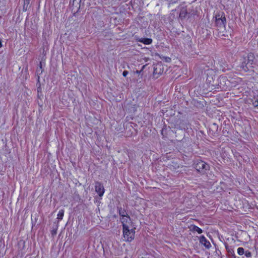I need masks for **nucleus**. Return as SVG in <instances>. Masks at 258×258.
I'll use <instances>...</instances> for the list:
<instances>
[{
  "mask_svg": "<svg viewBox=\"0 0 258 258\" xmlns=\"http://www.w3.org/2000/svg\"><path fill=\"white\" fill-rule=\"evenodd\" d=\"M200 242L202 244L204 245L205 247L207 249H209L211 246L210 242L204 236H201L200 237Z\"/></svg>",
  "mask_w": 258,
  "mask_h": 258,
  "instance_id": "nucleus-9",
  "label": "nucleus"
},
{
  "mask_svg": "<svg viewBox=\"0 0 258 258\" xmlns=\"http://www.w3.org/2000/svg\"><path fill=\"white\" fill-rule=\"evenodd\" d=\"M244 254L247 257H250L251 256V253L249 251H246L244 252Z\"/></svg>",
  "mask_w": 258,
  "mask_h": 258,
  "instance_id": "nucleus-20",
  "label": "nucleus"
},
{
  "mask_svg": "<svg viewBox=\"0 0 258 258\" xmlns=\"http://www.w3.org/2000/svg\"><path fill=\"white\" fill-rule=\"evenodd\" d=\"M39 67H40V69H42V63H41V62H40V63H39Z\"/></svg>",
  "mask_w": 258,
  "mask_h": 258,
  "instance_id": "nucleus-25",
  "label": "nucleus"
},
{
  "mask_svg": "<svg viewBox=\"0 0 258 258\" xmlns=\"http://www.w3.org/2000/svg\"><path fill=\"white\" fill-rule=\"evenodd\" d=\"M196 169L200 172H205L209 168V165L203 161H198L195 165Z\"/></svg>",
  "mask_w": 258,
  "mask_h": 258,
  "instance_id": "nucleus-5",
  "label": "nucleus"
},
{
  "mask_svg": "<svg viewBox=\"0 0 258 258\" xmlns=\"http://www.w3.org/2000/svg\"><path fill=\"white\" fill-rule=\"evenodd\" d=\"M254 59L253 54L250 53L247 56L243 57L242 62L240 66V68L245 72L251 70L252 68V64Z\"/></svg>",
  "mask_w": 258,
  "mask_h": 258,
  "instance_id": "nucleus-1",
  "label": "nucleus"
},
{
  "mask_svg": "<svg viewBox=\"0 0 258 258\" xmlns=\"http://www.w3.org/2000/svg\"><path fill=\"white\" fill-rule=\"evenodd\" d=\"M229 83L230 84L229 88L235 87L238 83L241 82V80L240 78L236 77V78H231L230 79H228Z\"/></svg>",
  "mask_w": 258,
  "mask_h": 258,
  "instance_id": "nucleus-10",
  "label": "nucleus"
},
{
  "mask_svg": "<svg viewBox=\"0 0 258 258\" xmlns=\"http://www.w3.org/2000/svg\"><path fill=\"white\" fill-rule=\"evenodd\" d=\"M162 59L164 60L165 62H169L171 61V58L167 56H163Z\"/></svg>",
  "mask_w": 258,
  "mask_h": 258,
  "instance_id": "nucleus-19",
  "label": "nucleus"
},
{
  "mask_svg": "<svg viewBox=\"0 0 258 258\" xmlns=\"http://www.w3.org/2000/svg\"><path fill=\"white\" fill-rule=\"evenodd\" d=\"M218 83H219V80H218V78L217 79H214V81H213V83L211 86L212 87V89H217V86H215V84H217L218 85Z\"/></svg>",
  "mask_w": 258,
  "mask_h": 258,
  "instance_id": "nucleus-17",
  "label": "nucleus"
},
{
  "mask_svg": "<svg viewBox=\"0 0 258 258\" xmlns=\"http://www.w3.org/2000/svg\"><path fill=\"white\" fill-rule=\"evenodd\" d=\"M237 253L240 255H243L244 253V248L242 247H239L237 249Z\"/></svg>",
  "mask_w": 258,
  "mask_h": 258,
  "instance_id": "nucleus-18",
  "label": "nucleus"
},
{
  "mask_svg": "<svg viewBox=\"0 0 258 258\" xmlns=\"http://www.w3.org/2000/svg\"><path fill=\"white\" fill-rule=\"evenodd\" d=\"M95 191L98 194L99 196H103L105 191V189L102 184L99 181H96L95 182Z\"/></svg>",
  "mask_w": 258,
  "mask_h": 258,
  "instance_id": "nucleus-7",
  "label": "nucleus"
},
{
  "mask_svg": "<svg viewBox=\"0 0 258 258\" xmlns=\"http://www.w3.org/2000/svg\"><path fill=\"white\" fill-rule=\"evenodd\" d=\"M24 4H28L29 3V1L30 0H24Z\"/></svg>",
  "mask_w": 258,
  "mask_h": 258,
  "instance_id": "nucleus-24",
  "label": "nucleus"
},
{
  "mask_svg": "<svg viewBox=\"0 0 258 258\" xmlns=\"http://www.w3.org/2000/svg\"><path fill=\"white\" fill-rule=\"evenodd\" d=\"M133 227L130 228H125L123 230V237L126 241L131 242L135 238V231Z\"/></svg>",
  "mask_w": 258,
  "mask_h": 258,
  "instance_id": "nucleus-3",
  "label": "nucleus"
},
{
  "mask_svg": "<svg viewBox=\"0 0 258 258\" xmlns=\"http://www.w3.org/2000/svg\"><path fill=\"white\" fill-rule=\"evenodd\" d=\"M140 41L145 44H150L152 43V40L150 38H142Z\"/></svg>",
  "mask_w": 258,
  "mask_h": 258,
  "instance_id": "nucleus-15",
  "label": "nucleus"
},
{
  "mask_svg": "<svg viewBox=\"0 0 258 258\" xmlns=\"http://www.w3.org/2000/svg\"><path fill=\"white\" fill-rule=\"evenodd\" d=\"M225 247L229 254L231 255L233 258H236L233 249L228 245H226Z\"/></svg>",
  "mask_w": 258,
  "mask_h": 258,
  "instance_id": "nucleus-12",
  "label": "nucleus"
},
{
  "mask_svg": "<svg viewBox=\"0 0 258 258\" xmlns=\"http://www.w3.org/2000/svg\"><path fill=\"white\" fill-rule=\"evenodd\" d=\"M218 84L215 85V86H217V89H220L221 90H226L228 89H229L230 84L227 77L220 76L218 78Z\"/></svg>",
  "mask_w": 258,
  "mask_h": 258,
  "instance_id": "nucleus-2",
  "label": "nucleus"
},
{
  "mask_svg": "<svg viewBox=\"0 0 258 258\" xmlns=\"http://www.w3.org/2000/svg\"><path fill=\"white\" fill-rule=\"evenodd\" d=\"M119 215L120 217L128 216L124 209L122 208H118Z\"/></svg>",
  "mask_w": 258,
  "mask_h": 258,
  "instance_id": "nucleus-13",
  "label": "nucleus"
},
{
  "mask_svg": "<svg viewBox=\"0 0 258 258\" xmlns=\"http://www.w3.org/2000/svg\"><path fill=\"white\" fill-rule=\"evenodd\" d=\"M38 97L39 98H40V94L41 93V88L39 87L38 88Z\"/></svg>",
  "mask_w": 258,
  "mask_h": 258,
  "instance_id": "nucleus-22",
  "label": "nucleus"
},
{
  "mask_svg": "<svg viewBox=\"0 0 258 258\" xmlns=\"http://www.w3.org/2000/svg\"><path fill=\"white\" fill-rule=\"evenodd\" d=\"M128 74V71H124L123 72L122 75H123V77H125L127 76V75Z\"/></svg>",
  "mask_w": 258,
  "mask_h": 258,
  "instance_id": "nucleus-21",
  "label": "nucleus"
},
{
  "mask_svg": "<svg viewBox=\"0 0 258 258\" xmlns=\"http://www.w3.org/2000/svg\"><path fill=\"white\" fill-rule=\"evenodd\" d=\"M191 230L192 231H196L199 234H201L203 232V230L200 228L199 227H198V226H196V225H192L191 226Z\"/></svg>",
  "mask_w": 258,
  "mask_h": 258,
  "instance_id": "nucleus-14",
  "label": "nucleus"
},
{
  "mask_svg": "<svg viewBox=\"0 0 258 258\" xmlns=\"http://www.w3.org/2000/svg\"><path fill=\"white\" fill-rule=\"evenodd\" d=\"M187 13L186 7H183L180 9L179 17L181 18H184L186 16Z\"/></svg>",
  "mask_w": 258,
  "mask_h": 258,
  "instance_id": "nucleus-11",
  "label": "nucleus"
},
{
  "mask_svg": "<svg viewBox=\"0 0 258 258\" xmlns=\"http://www.w3.org/2000/svg\"><path fill=\"white\" fill-rule=\"evenodd\" d=\"M64 215V210H60L59 211L58 213L57 214V218L59 220H61L62 219V218Z\"/></svg>",
  "mask_w": 258,
  "mask_h": 258,
  "instance_id": "nucleus-16",
  "label": "nucleus"
},
{
  "mask_svg": "<svg viewBox=\"0 0 258 258\" xmlns=\"http://www.w3.org/2000/svg\"><path fill=\"white\" fill-rule=\"evenodd\" d=\"M226 22V19L223 14H218L215 16V23L217 27L222 28H224Z\"/></svg>",
  "mask_w": 258,
  "mask_h": 258,
  "instance_id": "nucleus-4",
  "label": "nucleus"
},
{
  "mask_svg": "<svg viewBox=\"0 0 258 258\" xmlns=\"http://www.w3.org/2000/svg\"><path fill=\"white\" fill-rule=\"evenodd\" d=\"M213 72L212 71H210V72L207 73V78L206 79L207 84L209 86H211L214 79L215 78V76L213 75Z\"/></svg>",
  "mask_w": 258,
  "mask_h": 258,
  "instance_id": "nucleus-8",
  "label": "nucleus"
},
{
  "mask_svg": "<svg viewBox=\"0 0 258 258\" xmlns=\"http://www.w3.org/2000/svg\"><path fill=\"white\" fill-rule=\"evenodd\" d=\"M253 105L254 107L257 106H258V101H255L254 102H253Z\"/></svg>",
  "mask_w": 258,
  "mask_h": 258,
  "instance_id": "nucleus-23",
  "label": "nucleus"
},
{
  "mask_svg": "<svg viewBox=\"0 0 258 258\" xmlns=\"http://www.w3.org/2000/svg\"><path fill=\"white\" fill-rule=\"evenodd\" d=\"M120 220L122 225V229L133 227V222L129 216L120 217Z\"/></svg>",
  "mask_w": 258,
  "mask_h": 258,
  "instance_id": "nucleus-6",
  "label": "nucleus"
}]
</instances>
